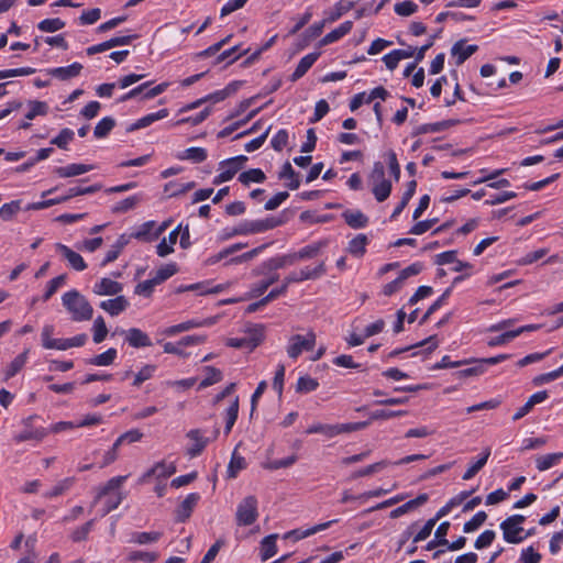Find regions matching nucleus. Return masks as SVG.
I'll list each match as a JSON object with an SVG mask.
<instances>
[{"label":"nucleus","instance_id":"79ce46f5","mask_svg":"<svg viewBox=\"0 0 563 563\" xmlns=\"http://www.w3.org/2000/svg\"><path fill=\"white\" fill-rule=\"evenodd\" d=\"M117 354V350L111 347L106 352L93 356L89 363L96 366H108L114 362Z\"/></svg>","mask_w":563,"mask_h":563},{"label":"nucleus","instance_id":"a19ab883","mask_svg":"<svg viewBox=\"0 0 563 563\" xmlns=\"http://www.w3.org/2000/svg\"><path fill=\"white\" fill-rule=\"evenodd\" d=\"M391 192V183L386 179L383 181L375 183L373 187V194L378 202L385 201Z\"/></svg>","mask_w":563,"mask_h":563},{"label":"nucleus","instance_id":"338daca9","mask_svg":"<svg viewBox=\"0 0 563 563\" xmlns=\"http://www.w3.org/2000/svg\"><path fill=\"white\" fill-rule=\"evenodd\" d=\"M418 10V5L412 1H402L395 4V12L400 16H409Z\"/></svg>","mask_w":563,"mask_h":563},{"label":"nucleus","instance_id":"f3484780","mask_svg":"<svg viewBox=\"0 0 563 563\" xmlns=\"http://www.w3.org/2000/svg\"><path fill=\"white\" fill-rule=\"evenodd\" d=\"M352 27H353L352 21L343 22L339 27L334 29L333 31L328 33L325 36H323L321 38L319 45L325 46V45H329V44H332V43L339 41L346 34H349L351 32Z\"/></svg>","mask_w":563,"mask_h":563},{"label":"nucleus","instance_id":"bf43d9fd","mask_svg":"<svg viewBox=\"0 0 563 563\" xmlns=\"http://www.w3.org/2000/svg\"><path fill=\"white\" fill-rule=\"evenodd\" d=\"M210 112H211V108L207 107L198 114H196L194 117L183 118V119L178 120L175 124L181 125V124L189 123L191 125H198V124L202 123L210 115Z\"/></svg>","mask_w":563,"mask_h":563},{"label":"nucleus","instance_id":"4468645a","mask_svg":"<svg viewBox=\"0 0 563 563\" xmlns=\"http://www.w3.org/2000/svg\"><path fill=\"white\" fill-rule=\"evenodd\" d=\"M477 48V45H465V41L461 40L452 46L451 54L456 57V65H462Z\"/></svg>","mask_w":563,"mask_h":563},{"label":"nucleus","instance_id":"6e6d98bb","mask_svg":"<svg viewBox=\"0 0 563 563\" xmlns=\"http://www.w3.org/2000/svg\"><path fill=\"white\" fill-rule=\"evenodd\" d=\"M20 203H21L20 200H14L9 203H4L0 208V217L4 221L11 220L20 211V209H21Z\"/></svg>","mask_w":563,"mask_h":563},{"label":"nucleus","instance_id":"6e6552de","mask_svg":"<svg viewBox=\"0 0 563 563\" xmlns=\"http://www.w3.org/2000/svg\"><path fill=\"white\" fill-rule=\"evenodd\" d=\"M121 501L122 495L120 492L108 493L107 495H104V492H101L96 498L95 506L102 504V507L97 509V512L102 517L115 509Z\"/></svg>","mask_w":563,"mask_h":563},{"label":"nucleus","instance_id":"69168bd1","mask_svg":"<svg viewBox=\"0 0 563 563\" xmlns=\"http://www.w3.org/2000/svg\"><path fill=\"white\" fill-rule=\"evenodd\" d=\"M245 467L244 457L238 455L235 452L232 454V459L230 461L228 473L230 477H235L236 474Z\"/></svg>","mask_w":563,"mask_h":563},{"label":"nucleus","instance_id":"4d7b16f0","mask_svg":"<svg viewBox=\"0 0 563 563\" xmlns=\"http://www.w3.org/2000/svg\"><path fill=\"white\" fill-rule=\"evenodd\" d=\"M176 273H177L176 264L170 263V264H166V265L162 266L156 272V274H155V276L153 278L159 285L163 282H165L166 279H168L169 277H172L173 275H175Z\"/></svg>","mask_w":563,"mask_h":563},{"label":"nucleus","instance_id":"2f4dec72","mask_svg":"<svg viewBox=\"0 0 563 563\" xmlns=\"http://www.w3.org/2000/svg\"><path fill=\"white\" fill-rule=\"evenodd\" d=\"M367 243L368 239L365 234H357L349 242L347 252L355 257H362L366 252Z\"/></svg>","mask_w":563,"mask_h":563},{"label":"nucleus","instance_id":"7c9ffc66","mask_svg":"<svg viewBox=\"0 0 563 563\" xmlns=\"http://www.w3.org/2000/svg\"><path fill=\"white\" fill-rule=\"evenodd\" d=\"M27 361V351H24L20 355H18L14 360L11 361L10 364L5 366L3 369V377L5 380L10 379L14 375H16L22 367L25 365Z\"/></svg>","mask_w":563,"mask_h":563},{"label":"nucleus","instance_id":"aec40b11","mask_svg":"<svg viewBox=\"0 0 563 563\" xmlns=\"http://www.w3.org/2000/svg\"><path fill=\"white\" fill-rule=\"evenodd\" d=\"M243 338H245L247 349L254 350L264 340V327L262 324L249 327Z\"/></svg>","mask_w":563,"mask_h":563},{"label":"nucleus","instance_id":"0e129e2a","mask_svg":"<svg viewBox=\"0 0 563 563\" xmlns=\"http://www.w3.org/2000/svg\"><path fill=\"white\" fill-rule=\"evenodd\" d=\"M296 262H297V260H296L295 253H292V254H288V255H284L280 257L269 260L268 266L272 269H279L287 265H292Z\"/></svg>","mask_w":563,"mask_h":563},{"label":"nucleus","instance_id":"9b49d317","mask_svg":"<svg viewBox=\"0 0 563 563\" xmlns=\"http://www.w3.org/2000/svg\"><path fill=\"white\" fill-rule=\"evenodd\" d=\"M55 247L67 260L71 268L78 272L86 269L87 264L79 253L73 251L70 247L62 243H56Z\"/></svg>","mask_w":563,"mask_h":563},{"label":"nucleus","instance_id":"e433bc0d","mask_svg":"<svg viewBox=\"0 0 563 563\" xmlns=\"http://www.w3.org/2000/svg\"><path fill=\"white\" fill-rule=\"evenodd\" d=\"M125 340L134 347H143L151 344L147 335L137 329H130L125 334Z\"/></svg>","mask_w":563,"mask_h":563},{"label":"nucleus","instance_id":"ea45409f","mask_svg":"<svg viewBox=\"0 0 563 563\" xmlns=\"http://www.w3.org/2000/svg\"><path fill=\"white\" fill-rule=\"evenodd\" d=\"M239 412V398L235 396L231 399L230 406L225 411V432L229 433L235 423Z\"/></svg>","mask_w":563,"mask_h":563},{"label":"nucleus","instance_id":"c756f323","mask_svg":"<svg viewBox=\"0 0 563 563\" xmlns=\"http://www.w3.org/2000/svg\"><path fill=\"white\" fill-rule=\"evenodd\" d=\"M562 459H563V452L539 455L536 457V467L540 472H544V471L558 465Z\"/></svg>","mask_w":563,"mask_h":563},{"label":"nucleus","instance_id":"0eeeda50","mask_svg":"<svg viewBox=\"0 0 563 563\" xmlns=\"http://www.w3.org/2000/svg\"><path fill=\"white\" fill-rule=\"evenodd\" d=\"M383 321L378 320L362 330L355 328L346 338V342L350 346L361 345L367 338L379 333L383 330Z\"/></svg>","mask_w":563,"mask_h":563},{"label":"nucleus","instance_id":"a211bd4d","mask_svg":"<svg viewBox=\"0 0 563 563\" xmlns=\"http://www.w3.org/2000/svg\"><path fill=\"white\" fill-rule=\"evenodd\" d=\"M82 65L79 63H73L66 67H57L48 70V74L59 80H67L76 77L80 74Z\"/></svg>","mask_w":563,"mask_h":563},{"label":"nucleus","instance_id":"c85d7f7f","mask_svg":"<svg viewBox=\"0 0 563 563\" xmlns=\"http://www.w3.org/2000/svg\"><path fill=\"white\" fill-rule=\"evenodd\" d=\"M277 537H278L277 534H271V536L265 537L261 541L260 555H261V560L263 562L267 561L268 559L273 558L276 554V552H277V544H276Z\"/></svg>","mask_w":563,"mask_h":563},{"label":"nucleus","instance_id":"bb28decb","mask_svg":"<svg viewBox=\"0 0 563 563\" xmlns=\"http://www.w3.org/2000/svg\"><path fill=\"white\" fill-rule=\"evenodd\" d=\"M328 245V242L325 240L318 241L314 243H311L309 245H306L305 247L300 249L298 252L295 253L296 260H307V258H313L320 254V252Z\"/></svg>","mask_w":563,"mask_h":563},{"label":"nucleus","instance_id":"8fccbe9b","mask_svg":"<svg viewBox=\"0 0 563 563\" xmlns=\"http://www.w3.org/2000/svg\"><path fill=\"white\" fill-rule=\"evenodd\" d=\"M65 26V22L58 18H55V19H45L43 21H41L38 24H37V27L42 31V32H47V33H52V32H56V31H59L62 30L63 27Z\"/></svg>","mask_w":563,"mask_h":563},{"label":"nucleus","instance_id":"39448f33","mask_svg":"<svg viewBox=\"0 0 563 563\" xmlns=\"http://www.w3.org/2000/svg\"><path fill=\"white\" fill-rule=\"evenodd\" d=\"M177 466L173 461L163 460L155 463L146 473L141 477V482L146 483L151 481L165 482L168 477L175 474Z\"/></svg>","mask_w":563,"mask_h":563},{"label":"nucleus","instance_id":"f257e3e1","mask_svg":"<svg viewBox=\"0 0 563 563\" xmlns=\"http://www.w3.org/2000/svg\"><path fill=\"white\" fill-rule=\"evenodd\" d=\"M63 306L75 317H91L93 309L87 298L78 290L73 289L62 297Z\"/></svg>","mask_w":563,"mask_h":563},{"label":"nucleus","instance_id":"37998d69","mask_svg":"<svg viewBox=\"0 0 563 563\" xmlns=\"http://www.w3.org/2000/svg\"><path fill=\"white\" fill-rule=\"evenodd\" d=\"M179 159H189L194 163H201L207 158V151L202 147H189L181 155Z\"/></svg>","mask_w":563,"mask_h":563},{"label":"nucleus","instance_id":"412c9836","mask_svg":"<svg viewBox=\"0 0 563 563\" xmlns=\"http://www.w3.org/2000/svg\"><path fill=\"white\" fill-rule=\"evenodd\" d=\"M537 328H538L537 325H527V327H520L516 330L506 331L496 338H492L490 340H488L487 343L490 346L501 345V344H505V343L511 341L514 338L518 336L520 333H522L525 331H533Z\"/></svg>","mask_w":563,"mask_h":563},{"label":"nucleus","instance_id":"49530a36","mask_svg":"<svg viewBox=\"0 0 563 563\" xmlns=\"http://www.w3.org/2000/svg\"><path fill=\"white\" fill-rule=\"evenodd\" d=\"M319 383L310 376H300L296 384V391L307 394L318 388Z\"/></svg>","mask_w":563,"mask_h":563},{"label":"nucleus","instance_id":"864d4df0","mask_svg":"<svg viewBox=\"0 0 563 563\" xmlns=\"http://www.w3.org/2000/svg\"><path fill=\"white\" fill-rule=\"evenodd\" d=\"M367 422H347V423H336L334 424L335 437L343 433H351L354 431L362 430L367 427Z\"/></svg>","mask_w":563,"mask_h":563},{"label":"nucleus","instance_id":"20e7f679","mask_svg":"<svg viewBox=\"0 0 563 563\" xmlns=\"http://www.w3.org/2000/svg\"><path fill=\"white\" fill-rule=\"evenodd\" d=\"M247 162V157L244 155L235 156L225 161L220 162V173L213 179L214 185L231 180L235 174L242 169L244 164Z\"/></svg>","mask_w":563,"mask_h":563},{"label":"nucleus","instance_id":"423d86ee","mask_svg":"<svg viewBox=\"0 0 563 563\" xmlns=\"http://www.w3.org/2000/svg\"><path fill=\"white\" fill-rule=\"evenodd\" d=\"M316 344V334L311 331L305 335H292L289 340L287 353L291 358H297L302 351L311 350Z\"/></svg>","mask_w":563,"mask_h":563},{"label":"nucleus","instance_id":"680f3d73","mask_svg":"<svg viewBox=\"0 0 563 563\" xmlns=\"http://www.w3.org/2000/svg\"><path fill=\"white\" fill-rule=\"evenodd\" d=\"M74 139V132L70 129H63L59 134L54 137L51 143L59 148L66 150L67 144Z\"/></svg>","mask_w":563,"mask_h":563},{"label":"nucleus","instance_id":"a18cd8bd","mask_svg":"<svg viewBox=\"0 0 563 563\" xmlns=\"http://www.w3.org/2000/svg\"><path fill=\"white\" fill-rule=\"evenodd\" d=\"M325 264L324 262L319 263L314 268L310 269L308 267L302 268L299 272V279L301 282L308 280V279H317L325 274Z\"/></svg>","mask_w":563,"mask_h":563},{"label":"nucleus","instance_id":"dca6fc26","mask_svg":"<svg viewBox=\"0 0 563 563\" xmlns=\"http://www.w3.org/2000/svg\"><path fill=\"white\" fill-rule=\"evenodd\" d=\"M167 115H168V110L161 109L157 112L146 114L143 118L136 120L134 123H132L131 125H129L126 128V131L133 132L135 130L144 129V128L151 125L152 123H154L155 121L166 118Z\"/></svg>","mask_w":563,"mask_h":563},{"label":"nucleus","instance_id":"72a5a7b5","mask_svg":"<svg viewBox=\"0 0 563 563\" xmlns=\"http://www.w3.org/2000/svg\"><path fill=\"white\" fill-rule=\"evenodd\" d=\"M354 7V2H346L341 0L334 4L331 11H329L325 18V22L333 23L339 20L343 14L349 12Z\"/></svg>","mask_w":563,"mask_h":563},{"label":"nucleus","instance_id":"2eb2a0df","mask_svg":"<svg viewBox=\"0 0 563 563\" xmlns=\"http://www.w3.org/2000/svg\"><path fill=\"white\" fill-rule=\"evenodd\" d=\"M427 500H428V495L420 494L417 498L411 499V500L405 503L404 505L391 510L389 516L393 519L399 518V517L415 510L416 508L422 506L423 504L427 503Z\"/></svg>","mask_w":563,"mask_h":563},{"label":"nucleus","instance_id":"3c124183","mask_svg":"<svg viewBox=\"0 0 563 563\" xmlns=\"http://www.w3.org/2000/svg\"><path fill=\"white\" fill-rule=\"evenodd\" d=\"M156 372V366L155 365H144L135 375H134V380H133V385L134 386H140L141 384H143L145 380H148L151 379L154 374Z\"/></svg>","mask_w":563,"mask_h":563},{"label":"nucleus","instance_id":"e2e57ef3","mask_svg":"<svg viewBox=\"0 0 563 563\" xmlns=\"http://www.w3.org/2000/svg\"><path fill=\"white\" fill-rule=\"evenodd\" d=\"M87 340L86 334H79L69 339H62V343L59 345H55L56 350L65 351L74 346H81L85 344Z\"/></svg>","mask_w":563,"mask_h":563},{"label":"nucleus","instance_id":"09e8293b","mask_svg":"<svg viewBox=\"0 0 563 563\" xmlns=\"http://www.w3.org/2000/svg\"><path fill=\"white\" fill-rule=\"evenodd\" d=\"M114 120L112 118H103L95 128L93 134L96 137L101 139L109 134V132L114 128Z\"/></svg>","mask_w":563,"mask_h":563},{"label":"nucleus","instance_id":"f03ea898","mask_svg":"<svg viewBox=\"0 0 563 563\" xmlns=\"http://www.w3.org/2000/svg\"><path fill=\"white\" fill-rule=\"evenodd\" d=\"M258 501L255 496L244 497L238 505L235 521L238 526H251L258 518Z\"/></svg>","mask_w":563,"mask_h":563},{"label":"nucleus","instance_id":"393cba45","mask_svg":"<svg viewBox=\"0 0 563 563\" xmlns=\"http://www.w3.org/2000/svg\"><path fill=\"white\" fill-rule=\"evenodd\" d=\"M180 230L181 225H178L176 229L169 232L167 239L162 240V242L156 247L158 256L165 257L174 252L173 245L177 242Z\"/></svg>","mask_w":563,"mask_h":563},{"label":"nucleus","instance_id":"58836bf2","mask_svg":"<svg viewBox=\"0 0 563 563\" xmlns=\"http://www.w3.org/2000/svg\"><path fill=\"white\" fill-rule=\"evenodd\" d=\"M162 538V532L148 531V532H135L132 534L131 542L137 544H151L157 542Z\"/></svg>","mask_w":563,"mask_h":563},{"label":"nucleus","instance_id":"5fc2aeb1","mask_svg":"<svg viewBox=\"0 0 563 563\" xmlns=\"http://www.w3.org/2000/svg\"><path fill=\"white\" fill-rule=\"evenodd\" d=\"M221 377H222V374L219 369L208 366L205 368V378L200 383L199 387L205 388L210 385H213V384L218 383L221 379Z\"/></svg>","mask_w":563,"mask_h":563},{"label":"nucleus","instance_id":"c9c22d12","mask_svg":"<svg viewBox=\"0 0 563 563\" xmlns=\"http://www.w3.org/2000/svg\"><path fill=\"white\" fill-rule=\"evenodd\" d=\"M155 228V221H146L139 227V229L131 234L133 239L140 241H153L157 239L153 229Z\"/></svg>","mask_w":563,"mask_h":563},{"label":"nucleus","instance_id":"774afa93","mask_svg":"<svg viewBox=\"0 0 563 563\" xmlns=\"http://www.w3.org/2000/svg\"><path fill=\"white\" fill-rule=\"evenodd\" d=\"M520 561L522 563H540L541 554L533 549V547H528L522 549L520 554Z\"/></svg>","mask_w":563,"mask_h":563},{"label":"nucleus","instance_id":"603ef678","mask_svg":"<svg viewBox=\"0 0 563 563\" xmlns=\"http://www.w3.org/2000/svg\"><path fill=\"white\" fill-rule=\"evenodd\" d=\"M487 515L484 511L476 512L471 520L464 523L463 531L471 533L477 530L486 520Z\"/></svg>","mask_w":563,"mask_h":563},{"label":"nucleus","instance_id":"ddd939ff","mask_svg":"<svg viewBox=\"0 0 563 563\" xmlns=\"http://www.w3.org/2000/svg\"><path fill=\"white\" fill-rule=\"evenodd\" d=\"M333 521H328V522H323V523H319V525H316V526H312L310 528H300V529H296V530H291L289 532H287L284 538L285 539H292L294 541H298V540H301V539H305V538H308L312 534H316L320 531H323L325 529H328L331 523Z\"/></svg>","mask_w":563,"mask_h":563},{"label":"nucleus","instance_id":"f8f14e48","mask_svg":"<svg viewBox=\"0 0 563 563\" xmlns=\"http://www.w3.org/2000/svg\"><path fill=\"white\" fill-rule=\"evenodd\" d=\"M123 287L117 280L102 278L93 285L92 291L99 296H114L122 291Z\"/></svg>","mask_w":563,"mask_h":563},{"label":"nucleus","instance_id":"4be33fe9","mask_svg":"<svg viewBox=\"0 0 563 563\" xmlns=\"http://www.w3.org/2000/svg\"><path fill=\"white\" fill-rule=\"evenodd\" d=\"M489 455L490 449L486 448L475 461L471 462L462 478L464 481H470L473 478L487 463Z\"/></svg>","mask_w":563,"mask_h":563},{"label":"nucleus","instance_id":"7ed1b4c3","mask_svg":"<svg viewBox=\"0 0 563 563\" xmlns=\"http://www.w3.org/2000/svg\"><path fill=\"white\" fill-rule=\"evenodd\" d=\"M525 517L522 515H514L500 523L504 540L508 543L517 544L522 542L527 536H523Z\"/></svg>","mask_w":563,"mask_h":563},{"label":"nucleus","instance_id":"5701e85b","mask_svg":"<svg viewBox=\"0 0 563 563\" xmlns=\"http://www.w3.org/2000/svg\"><path fill=\"white\" fill-rule=\"evenodd\" d=\"M93 169L92 165L87 164H69L67 166L57 167L56 174L62 178L75 177Z\"/></svg>","mask_w":563,"mask_h":563},{"label":"nucleus","instance_id":"1a4fd4ad","mask_svg":"<svg viewBox=\"0 0 563 563\" xmlns=\"http://www.w3.org/2000/svg\"><path fill=\"white\" fill-rule=\"evenodd\" d=\"M188 444L186 453L190 457L199 455L208 444V439L203 437L200 430H190L187 433Z\"/></svg>","mask_w":563,"mask_h":563},{"label":"nucleus","instance_id":"6ab92c4d","mask_svg":"<svg viewBox=\"0 0 563 563\" xmlns=\"http://www.w3.org/2000/svg\"><path fill=\"white\" fill-rule=\"evenodd\" d=\"M128 300L123 296H117L113 299L103 300L100 308L111 316H117L125 310Z\"/></svg>","mask_w":563,"mask_h":563},{"label":"nucleus","instance_id":"9d476101","mask_svg":"<svg viewBox=\"0 0 563 563\" xmlns=\"http://www.w3.org/2000/svg\"><path fill=\"white\" fill-rule=\"evenodd\" d=\"M199 499L200 496L197 493H191L187 495L175 511L176 520L180 522L186 521L190 517Z\"/></svg>","mask_w":563,"mask_h":563},{"label":"nucleus","instance_id":"052dcab7","mask_svg":"<svg viewBox=\"0 0 563 563\" xmlns=\"http://www.w3.org/2000/svg\"><path fill=\"white\" fill-rule=\"evenodd\" d=\"M307 433H320L324 437L331 439L335 437V429L334 424H322V423H316L308 428Z\"/></svg>","mask_w":563,"mask_h":563},{"label":"nucleus","instance_id":"13d9d810","mask_svg":"<svg viewBox=\"0 0 563 563\" xmlns=\"http://www.w3.org/2000/svg\"><path fill=\"white\" fill-rule=\"evenodd\" d=\"M158 559V553L156 552H147V551H132L128 554V561H144V562H155Z\"/></svg>","mask_w":563,"mask_h":563},{"label":"nucleus","instance_id":"cd10ccee","mask_svg":"<svg viewBox=\"0 0 563 563\" xmlns=\"http://www.w3.org/2000/svg\"><path fill=\"white\" fill-rule=\"evenodd\" d=\"M319 55H320L319 53H310V54L303 56L299 60L295 71L292 73L291 80L296 81L299 78H301L312 67V65L318 59Z\"/></svg>","mask_w":563,"mask_h":563},{"label":"nucleus","instance_id":"de8ad7c7","mask_svg":"<svg viewBox=\"0 0 563 563\" xmlns=\"http://www.w3.org/2000/svg\"><path fill=\"white\" fill-rule=\"evenodd\" d=\"M449 128V121H441L437 123H428L417 126L413 130V135H420L426 133H435Z\"/></svg>","mask_w":563,"mask_h":563},{"label":"nucleus","instance_id":"473e14b6","mask_svg":"<svg viewBox=\"0 0 563 563\" xmlns=\"http://www.w3.org/2000/svg\"><path fill=\"white\" fill-rule=\"evenodd\" d=\"M265 232L262 220L245 221L233 230V235H246Z\"/></svg>","mask_w":563,"mask_h":563},{"label":"nucleus","instance_id":"c03bdc74","mask_svg":"<svg viewBox=\"0 0 563 563\" xmlns=\"http://www.w3.org/2000/svg\"><path fill=\"white\" fill-rule=\"evenodd\" d=\"M30 110L25 114L26 120H33L37 115H46L48 106L44 101L32 100L29 102Z\"/></svg>","mask_w":563,"mask_h":563},{"label":"nucleus","instance_id":"f704fd0d","mask_svg":"<svg viewBox=\"0 0 563 563\" xmlns=\"http://www.w3.org/2000/svg\"><path fill=\"white\" fill-rule=\"evenodd\" d=\"M265 179L266 176L260 168H252L239 175V181L244 186H249L251 183L262 184Z\"/></svg>","mask_w":563,"mask_h":563},{"label":"nucleus","instance_id":"4c0bfd02","mask_svg":"<svg viewBox=\"0 0 563 563\" xmlns=\"http://www.w3.org/2000/svg\"><path fill=\"white\" fill-rule=\"evenodd\" d=\"M142 200V197L140 195H134L131 197H128L119 202H117L112 208L111 211L113 213H125L130 210H133Z\"/></svg>","mask_w":563,"mask_h":563},{"label":"nucleus","instance_id":"b1692460","mask_svg":"<svg viewBox=\"0 0 563 563\" xmlns=\"http://www.w3.org/2000/svg\"><path fill=\"white\" fill-rule=\"evenodd\" d=\"M342 217L346 224L353 229L365 228L368 223V218L360 210H345Z\"/></svg>","mask_w":563,"mask_h":563},{"label":"nucleus","instance_id":"a878e982","mask_svg":"<svg viewBox=\"0 0 563 563\" xmlns=\"http://www.w3.org/2000/svg\"><path fill=\"white\" fill-rule=\"evenodd\" d=\"M472 492H461L454 497H452L443 507H441L437 512V519H441L449 515L454 508L462 505L470 496Z\"/></svg>","mask_w":563,"mask_h":563}]
</instances>
